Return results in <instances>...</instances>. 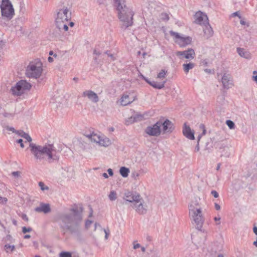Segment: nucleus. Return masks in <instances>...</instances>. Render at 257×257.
I'll list each match as a JSON object with an SVG mask.
<instances>
[{
  "instance_id": "obj_15",
  "label": "nucleus",
  "mask_w": 257,
  "mask_h": 257,
  "mask_svg": "<svg viewBox=\"0 0 257 257\" xmlns=\"http://www.w3.org/2000/svg\"><path fill=\"white\" fill-rule=\"evenodd\" d=\"M136 97L133 93L123 94L120 99L119 103L122 106H126L134 101Z\"/></svg>"
},
{
  "instance_id": "obj_11",
  "label": "nucleus",
  "mask_w": 257,
  "mask_h": 257,
  "mask_svg": "<svg viewBox=\"0 0 257 257\" xmlns=\"http://www.w3.org/2000/svg\"><path fill=\"white\" fill-rule=\"evenodd\" d=\"M170 35L173 37L174 42L180 47H185L191 44V38L188 36H184L179 33L171 31Z\"/></svg>"
},
{
  "instance_id": "obj_31",
  "label": "nucleus",
  "mask_w": 257,
  "mask_h": 257,
  "mask_svg": "<svg viewBox=\"0 0 257 257\" xmlns=\"http://www.w3.org/2000/svg\"><path fill=\"white\" fill-rule=\"evenodd\" d=\"M4 248L6 251L9 253L12 252L13 251H14V249H15V246L14 245L6 244H5Z\"/></svg>"
},
{
  "instance_id": "obj_52",
  "label": "nucleus",
  "mask_w": 257,
  "mask_h": 257,
  "mask_svg": "<svg viewBox=\"0 0 257 257\" xmlns=\"http://www.w3.org/2000/svg\"><path fill=\"white\" fill-rule=\"evenodd\" d=\"M214 207H215V209L216 210H219L220 209V205L216 203H215L214 204Z\"/></svg>"
},
{
  "instance_id": "obj_32",
  "label": "nucleus",
  "mask_w": 257,
  "mask_h": 257,
  "mask_svg": "<svg viewBox=\"0 0 257 257\" xmlns=\"http://www.w3.org/2000/svg\"><path fill=\"white\" fill-rule=\"evenodd\" d=\"M135 122L141 121L143 119V115L140 113H136L134 115H133Z\"/></svg>"
},
{
  "instance_id": "obj_44",
  "label": "nucleus",
  "mask_w": 257,
  "mask_h": 257,
  "mask_svg": "<svg viewBox=\"0 0 257 257\" xmlns=\"http://www.w3.org/2000/svg\"><path fill=\"white\" fill-rule=\"evenodd\" d=\"M161 18L164 20H168L169 16L167 13L161 14Z\"/></svg>"
},
{
  "instance_id": "obj_21",
  "label": "nucleus",
  "mask_w": 257,
  "mask_h": 257,
  "mask_svg": "<svg viewBox=\"0 0 257 257\" xmlns=\"http://www.w3.org/2000/svg\"><path fill=\"white\" fill-rule=\"evenodd\" d=\"M199 128L202 131V134L198 135L197 138V144L195 147L194 152L197 153L200 150V147H199V143L200 141V140L202 138V137L206 134V129L205 127L204 124H200L199 125Z\"/></svg>"
},
{
  "instance_id": "obj_26",
  "label": "nucleus",
  "mask_w": 257,
  "mask_h": 257,
  "mask_svg": "<svg viewBox=\"0 0 257 257\" xmlns=\"http://www.w3.org/2000/svg\"><path fill=\"white\" fill-rule=\"evenodd\" d=\"M195 64L193 62H190L188 63L183 64V69L185 73H188L189 70L192 69L195 67Z\"/></svg>"
},
{
  "instance_id": "obj_24",
  "label": "nucleus",
  "mask_w": 257,
  "mask_h": 257,
  "mask_svg": "<svg viewBox=\"0 0 257 257\" xmlns=\"http://www.w3.org/2000/svg\"><path fill=\"white\" fill-rule=\"evenodd\" d=\"M204 26L203 31L206 37L207 38L211 37L213 34V31L209 23H208V24L204 25Z\"/></svg>"
},
{
  "instance_id": "obj_39",
  "label": "nucleus",
  "mask_w": 257,
  "mask_h": 257,
  "mask_svg": "<svg viewBox=\"0 0 257 257\" xmlns=\"http://www.w3.org/2000/svg\"><path fill=\"white\" fill-rule=\"evenodd\" d=\"M221 218L219 215H218L217 216H215L214 217V220L215 222V224L216 225H219L221 223Z\"/></svg>"
},
{
  "instance_id": "obj_64",
  "label": "nucleus",
  "mask_w": 257,
  "mask_h": 257,
  "mask_svg": "<svg viewBox=\"0 0 257 257\" xmlns=\"http://www.w3.org/2000/svg\"><path fill=\"white\" fill-rule=\"evenodd\" d=\"M217 257H224V255L220 253V254H218Z\"/></svg>"
},
{
  "instance_id": "obj_59",
  "label": "nucleus",
  "mask_w": 257,
  "mask_h": 257,
  "mask_svg": "<svg viewBox=\"0 0 257 257\" xmlns=\"http://www.w3.org/2000/svg\"><path fill=\"white\" fill-rule=\"evenodd\" d=\"M69 25L70 27H72L74 25V23L72 22H68V26Z\"/></svg>"
},
{
  "instance_id": "obj_46",
  "label": "nucleus",
  "mask_w": 257,
  "mask_h": 257,
  "mask_svg": "<svg viewBox=\"0 0 257 257\" xmlns=\"http://www.w3.org/2000/svg\"><path fill=\"white\" fill-rule=\"evenodd\" d=\"M211 194L215 197V198H217L219 195H218V193L217 192V191H216L215 190H212L211 192Z\"/></svg>"
},
{
  "instance_id": "obj_42",
  "label": "nucleus",
  "mask_w": 257,
  "mask_h": 257,
  "mask_svg": "<svg viewBox=\"0 0 257 257\" xmlns=\"http://www.w3.org/2000/svg\"><path fill=\"white\" fill-rule=\"evenodd\" d=\"M32 228L31 227L27 228L26 227H23L22 228V231L24 233H26L27 232H29L32 231Z\"/></svg>"
},
{
  "instance_id": "obj_63",
  "label": "nucleus",
  "mask_w": 257,
  "mask_h": 257,
  "mask_svg": "<svg viewBox=\"0 0 257 257\" xmlns=\"http://www.w3.org/2000/svg\"><path fill=\"white\" fill-rule=\"evenodd\" d=\"M220 167V164H218L216 167V170H219Z\"/></svg>"
},
{
  "instance_id": "obj_60",
  "label": "nucleus",
  "mask_w": 257,
  "mask_h": 257,
  "mask_svg": "<svg viewBox=\"0 0 257 257\" xmlns=\"http://www.w3.org/2000/svg\"><path fill=\"white\" fill-rule=\"evenodd\" d=\"M49 55H53L55 57H56L57 56V55L56 54H54V53H53V52L52 51H51L49 52Z\"/></svg>"
},
{
  "instance_id": "obj_38",
  "label": "nucleus",
  "mask_w": 257,
  "mask_h": 257,
  "mask_svg": "<svg viewBox=\"0 0 257 257\" xmlns=\"http://www.w3.org/2000/svg\"><path fill=\"white\" fill-rule=\"evenodd\" d=\"M133 248L134 249H137L139 248H140V247H141V244L140 243H139L137 240H135L133 241Z\"/></svg>"
},
{
  "instance_id": "obj_4",
  "label": "nucleus",
  "mask_w": 257,
  "mask_h": 257,
  "mask_svg": "<svg viewBox=\"0 0 257 257\" xmlns=\"http://www.w3.org/2000/svg\"><path fill=\"white\" fill-rule=\"evenodd\" d=\"M203 205L201 198L195 196L188 204V211L190 218L197 225V228L201 227L203 224L204 218L203 214Z\"/></svg>"
},
{
  "instance_id": "obj_10",
  "label": "nucleus",
  "mask_w": 257,
  "mask_h": 257,
  "mask_svg": "<svg viewBox=\"0 0 257 257\" xmlns=\"http://www.w3.org/2000/svg\"><path fill=\"white\" fill-rule=\"evenodd\" d=\"M1 9L2 16L9 19H11L15 14L14 9L9 0H2Z\"/></svg>"
},
{
  "instance_id": "obj_27",
  "label": "nucleus",
  "mask_w": 257,
  "mask_h": 257,
  "mask_svg": "<svg viewBox=\"0 0 257 257\" xmlns=\"http://www.w3.org/2000/svg\"><path fill=\"white\" fill-rule=\"evenodd\" d=\"M140 173L139 170H134L132 171L131 174V178L135 181H138L140 179Z\"/></svg>"
},
{
  "instance_id": "obj_2",
  "label": "nucleus",
  "mask_w": 257,
  "mask_h": 257,
  "mask_svg": "<svg viewBox=\"0 0 257 257\" xmlns=\"http://www.w3.org/2000/svg\"><path fill=\"white\" fill-rule=\"evenodd\" d=\"M29 148L35 159L38 161L40 162L47 158L51 163L52 161H57L59 159V156L56 154V150L52 144L41 146L30 143Z\"/></svg>"
},
{
  "instance_id": "obj_14",
  "label": "nucleus",
  "mask_w": 257,
  "mask_h": 257,
  "mask_svg": "<svg viewBox=\"0 0 257 257\" xmlns=\"http://www.w3.org/2000/svg\"><path fill=\"white\" fill-rule=\"evenodd\" d=\"M194 22L196 24L204 26V25L208 24V19L207 15L201 11H198L194 15Z\"/></svg>"
},
{
  "instance_id": "obj_47",
  "label": "nucleus",
  "mask_w": 257,
  "mask_h": 257,
  "mask_svg": "<svg viewBox=\"0 0 257 257\" xmlns=\"http://www.w3.org/2000/svg\"><path fill=\"white\" fill-rule=\"evenodd\" d=\"M6 129L8 130V131H11L13 133H17V131H16L15 128L13 127H10V126H7L6 127Z\"/></svg>"
},
{
  "instance_id": "obj_6",
  "label": "nucleus",
  "mask_w": 257,
  "mask_h": 257,
  "mask_svg": "<svg viewBox=\"0 0 257 257\" xmlns=\"http://www.w3.org/2000/svg\"><path fill=\"white\" fill-rule=\"evenodd\" d=\"M71 18V12L67 7H64L62 9H59L55 20L57 28L60 31H68V23Z\"/></svg>"
},
{
  "instance_id": "obj_54",
  "label": "nucleus",
  "mask_w": 257,
  "mask_h": 257,
  "mask_svg": "<svg viewBox=\"0 0 257 257\" xmlns=\"http://www.w3.org/2000/svg\"><path fill=\"white\" fill-rule=\"evenodd\" d=\"M107 172L110 176H112V169H110V168L108 169L107 170Z\"/></svg>"
},
{
  "instance_id": "obj_19",
  "label": "nucleus",
  "mask_w": 257,
  "mask_h": 257,
  "mask_svg": "<svg viewBox=\"0 0 257 257\" xmlns=\"http://www.w3.org/2000/svg\"><path fill=\"white\" fill-rule=\"evenodd\" d=\"M223 86L225 89H229L233 85L229 74L224 73L221 78Z\"/></svg>"
},
{
  "instance_id": "obj_58",
  "label": "nucleus",
  "mask_w": 257,
  "mask_h": 257,
  "mask_svg": "<svg viewBox=\"0 0 257 257\" xmlns=\"http://www.w3.org/2000/svg\"><path fill=\"white\" fill-rule=\"evenodd\" d=\"M141 249V250L143 252H145L146 251V248L144 246H142L140 247Z\"/></svg>"
},
{
  "instance_id": "obj_9",
  "label": "nucleus",
  "mask_w": 257,
  "mask_h": 257,
  "mask_svg": "<svg viewBox=\"0 0 257 257\" xmlns=\"http://www.w3.org/2000/svg\"><path fill=\"white\" fill-rule=\"evenodd\" d=\"M31 87L32 85L30 83L25 80H21L11 88V91L13 95L20 96L26 91L29 90Z\"/></svg>"
},
{
  "instance_id": "obj_29",
  "label": "nucleus",
  "mask_w": 257,
  "mask_h": 257,
  "mask_svg": "<svg viewBox=\"0 0 257 257\" xmlns=\"http://www.w3.org/2000/svg\"><path fill=\"white\" fill-rule=\"evenodd\" d=\"M130 173V169L125 167H121L119 170V173L123 178H126L128 176Z\"/></svg>"
},
{
  "instance_id": "obj_55",
  "label": "nucleus",
  "mask_w": 257,
  "mask_h": 257,
  "mask_svg": "<svg viewBox=\"0 0 257 257\" xmlns=\"http://www.w3.org/2000/svg\"><path fill=\"white\" fill-rule=\"evenodd\" d=\"M22 218L26 221H28V218L26 214H23L22 215Z\"/></svg>"
},
{
  "instance_id": "obj_22",
  "label": "nucleus",
  "mask_w": 257,
  "mask_h": 257,
  "mask_svg": "<svg viewBox=\"0 0 257 257\" xmlns=\"http://www.w3.org/2000/svg\"><path fill=\"white\" fill-rule=\"evenodd\" d=\"M236 51L238 55L245 59H250L251 58L250 53L242 48H237Z\"/></svg>"
},
{
  "instance_id": "obj_36",
  "label": "nucleus",
  "mask_w": 257,
  "mask_h": 257,
  "mask_svg": "<svg viewBox=\"0 0 257 257\" xmlns=\"http://www.w3.org/2000/svg\"><path fill=\"white\" fill-rule=\"evenodd\" d=\"M59 257H72V254L70 252L62 251L60 253Z\"/></svg>"
},
{
  "instance_id": "obj_45",
  "label": "nucleus",
  "mask_w": 257,
  "mask_h": 257,
  "mask_svg": "<svg viewBox=\"0 0 257 257\" xmlns=\"http://www.w3.org/2000/svg\"><path fill=\"white\" fill-rule=\"evenodd\" d=\"M7 201V199L6 197H0V203L5 204Z\"/></svg>"
},
{
  "instance_id": "obj_49",
  "label": "nucleus",
  "mask_w": 257,
  "mask_h": 257,
  "mask_svg": "<svg viewBox=\"0 0 257 257\" xmlns=\"http://www.w3.org/2000/svg\"><path fill=\"white\" fill-rule=\"evenodd\" d=\"M23 140L22 139H19L17 141V143L20 144L21 147L23 148H24V145L23 143Z\"/></svg>"
},
{
  "instance_id": "obj_5",
  "label": "nucleus",
  "mask_w": 257,
  "mask_h": 257,
  "mask_svg": "<svg viewBox=\"0 0 257 257\" xmlns=\"http://www.w3.org/2000/svg\"><path fill=\"white\" fill-rule=\"evenodd\" d=\"M125 0H113V6L116 7L118 18L122 25L127 28L132 25L134 13L132 10L127 8Z\"/></svg>"
},
{
  "instance_id": "obj_16",
  "label": "nucleus",
  "mask_w": 257,
  "mask_h": 257,
  "mask_svg": "<svg viewBox=\"0 0 257 257\" xmlns=\"http://www.w3.org/2000/svg\"><path fill=\"white\" fill-rule=\"evenodd\" d=\"M161 123V127L162 126V131L163 134L171 133L174 130V125L173 123L168 119H166L164 121H159Z\"/></svg>"
},
{
  "instance_id": "obj_61",
  "label": "nucleus",
  "mask_w": 257,
  "mask_h": 257,
  "mask_svg": "<svg viewBox=\"0 0 257 257\" xmlns=\"http://www.w3.org/2000/svg\"><path fill=\"white\" fill-rule=\"evenodd\" d=\"M103 177H104L105 178H107L108 177V175L106 173H104L102 174Z\"/></svg>"
},
{
  "instance_id": "obj_37",
  "label": "nucleus",
  "mask_w": 257,
  "mask_h": 257,
  "mask_svg": "<svg viewBox=\"0 0 257 257\" xmlns=\"http://www.w3.org/2000/svg\"><path fill=\"white\" fill-rule=\"evenodd\" d=\"M39 186H40L41 189L42 191H46L49 190V187L45 185L44 183L42 182H40L39 183Z\"/></svg>"
},
{
  "instance_id": "obj_48",
  "label": "nucleus",
  "mask_w": 257,
  "mask_h": 257,
  "mask_svg": "<svg viewBox=\"0 0 257 257\" xmlns=\"http://www.w3.org/2000/svg\"><path fill=\"white\" fill-rule=\"evenodd\" d=\"M12 174L14 177H18L20 176V172L19 171L13 172Z\"/></svg>"
},
{
  "instance_id": "obj_12",
  "label": "nucleus",
  "mask_w": 257,
  "mask_h": 257,
  "mask_svg": "<svg viewBox=\"0 0 257 257\" xmlns=\"http://www.w3.org/2000/svg\"><path fill=\"white\" fill-rule=\"evenodd\" d=\"M161 124L160 121H157L154 124L147 126L145 130V133L150 136H159L161 133Z\"/></svg>"
},
{
  "instance_id": "obj_35",
  "label": "nucleus",
  "mask_w": 257,
  "mask_h": 257,
  "mask_svg": "<svg viewBox=\"0 0 257 257\" xmlns=\"http://www.w3.org/2000/svg\"><path fill=\"white\" fill-rule=\"evenodd\" d=\"M226 124L230 129L233 130L235 128V124L232 120H227L226 121Z\"/></svg>"
},
{
  "instance_id": "obj_25",
  "label": "nucleus",
  "mask_w": 257,
  "mask_h": 257,
  "mask_svg": "<svg viewBox=\"0 0 257 257\" xmlns=\"http://www.w3.org/2000/svg\"><path fill=\"white\" fill-rule=\"evenodd\" d=\"M98 228L97 227V224L96 223L95 224V230H97L99 232H100V233L101 235H105V239H107L108 238V235L109 234L110 231L109 230H106L105 229H103L101 227V226L99 225H98Z\"/></svg>"
},
{
  "instance_id": "obj_30",
  "label": "nucleus",
  "mask_w": 257,
  "mask_h": 257,
  "mask_svg": "<svg viewBox=\"0 0 257 257\" xmlns=\"http://www.w3.org/2000/svg\"><path fill=\"white\" fill-rule=\"evenodd\" d=\"M221 156L225 157H229L230 155L229 148L228 147H224L223 148H220Z\"/></svg>"
},
{
  "instance_id": "obj_33",
  "label": "nucleus",
  "mask_w": 257,
  "mask_h": 257,
  "mask_svg": "<svg viewBox=\"0 0 257 257\" xmlns=\"http://www.w3.org/2000/svg\"><path fill=\"white\" fill-rule=\"evenodd\" d=\"M167 71L162 69L161 71L158 74L157 78L158 79H163L164 78L166 75Z\"/></svg>"
},
{
  "instance_id": "obj_41",
  "label": "nucleus",
  "mask_w": 257,
  "mask_h": 257,
  "mask_svg": "<svg viewBox=\"0 0 257 257\" xmlns=\"http://www.w3.org/2000/svg\"><path fill=\"white\" fill-rule=\"evenodd\" d=\"M92 221L89 220H87L85 222V227L86 229H88L90 227V225L92 224Z\"/></svg>"
},
{
  "instance_id": "obj_50",
  "label": "nucleus",
  "mask_w": 257,
  "mask_h": 257,
  "mask_svg": "<svg viewBox=\"0 0 257 257\" xmlns=\"http://www.w3.org/2000/svg\"><path fill=\"white\" fill-rule=\"evenodd\" d=\"M232 17H235V16H237L238 17L239 19H241V16L239 15V13L238 12H234L232 14Z\"/></svg>"
},
{
  "instance_id": "obj_57",
  "label": "nucleus",
  "mask_w": 257,
  "mask_h": 257,
  "mask_svg": "<svg viewBox=\"0 0 257 257\" xmlns=\"http://www.w3.org/2000/svg\"><path fill=\"white\" fill-rule=\"evenodd\" d=\"M48 61L49 62H52L53 61V59L51 57H49L48 58Z\"/></svg>"
},
{
  "instance_id": "obj_7",
  "label": "nucleus",
  "mask_w": 257,
  "mask_h": 257,
  "mask_svg": "<svg viewBox=\"0 0 257 257\" xmlns=\"http://www.w3.org/2000/svg\"><path fill=\"white\" fill-rule=\"evenodd\" d=\"M42 64L39 61L32 62L27 66L26 74L30 78H37L42 72Z\"/></svg>"
},
{
  "instance_id": "obj_40",
  "label": "nucleus",
  "mask_w": 257,
  "mask_h": 257,
  "mask_svg": "<svg viewBox=\"0 0 257 257\" xmlns=\"http://www.w3.org/2000/svg\"><path fill=\"white\" fill-rule=\"evenodd\" d=\"M240 19V23L241 25H245L247 27H249V23L248 22H246L244 19L241 18Z\"/></svg>"
},
{
  "instance_id": "obj_18",
  "label": "nucleus",
  "mask_w": 257,
  "mask_h": 257,
  "mask_svg": "<svg viewBox=\"0 0 257 257\" xmlns=\"http://www.w3.org/2000/svg\"><path fill=\"white\" fill-rule=\"evenodd\" d=\"M83 97H87L88 99L93 103H97L99 101L97 94L92 90H86L82 93Z\"/></svg>"
},
{
  "instance_id": "obj_17",
  "label": "nucleus",
  "mask_w": 257,
  "mask_h": 257,
  "mask_svg": "<svg viewBox=\"0 0 257 257\" xmlns=\"http://www.w3.org/2000/svg\"><path fill=\"white\" fill-rule=\"evenodd\" d=\"M183 135L188 139L194 140L195 139L194 131L191 127L187 125L186 123L184 124L182 129Z\"/></svg>"
},
{
  "instance_id": "obj_20",
  "label": "nucleus",
  "mask_w": 257,
  "mask_h": 257,
  "mask_svg": "<svg viewBox=\"0 0 257 257\" xmlns=\"http://www.w3.org/2000/svg\"><path fill=\"white\" fill-rule=\"evenodd\" d=\"M141 76L142 78H143L148 83H149L150 85L155 88L157 89H162L164 87L165 84L166 83V81H161L160 82L153 81H149L147 78H146L143 75H141Z\"/></svg>"
},
{
  "instance_id": "obj_1",
  "label": "nucleus",
  "mask_w": 257,
  "mask_h": 257,
  "mask_svg": "<svg viewBox=\"0 0 257 257\" xmlns=\"http://www.w3.org/2000/svg\"><path fill=\"white\" fill-rule=\"evenodd\" d=\"M61 227L79 239L82 231L83 217L77 208H73L69 212L62 214L60 216Z\"/></svg>"
},
{
  "instance_id": "obj_62",
  "label": "nucleus",
  "mask_w": 257,
  "mask_h": 257,
  "mask_svg": "<svg viewBox=\"0 0 257 257\" xmlns=\"http://www.w3.org/2000/svg\"><path fill=\"white\" fill-rule=\"evenodd\" d=\"M30 237H31V236L30 235L27 234L24 236V238L28 239V238H29Z\"/></svg>"
},
{
  "instance_id": "obj_53",
  "label": "nucleus",
  "mask_w": 257,
  "mask_h": 257,
  "mask_svg": "<svg viewBox=\"0 0 257 257\" xmlns=\"http://www.w3.org/2000/svg\"><path fill=\"white\" fill-rule=\"evenodd\" d=\"M93 54L94 55H95V56H99L100 54V53L99 51H97V50H94V52H93Z\"/></svg>"
},
{
  "instance_id": "obj_23",
  "label": "nucleus",
  "mask_w": 257,
  "mask_h": 257,
  "mask_svg": "<svg viewBox=\"0 0 257 257\" xmlns=\"http://www.w3.org/2000/svg\"><path fill=\"white\" fill-rule=\"evenodd\" d=\"M35 210L37 212L48 213L51 211L50 207L48 204L42 203L40 206L36 207Z\"/></svg>"
},
{
  "instance_id": "obj_28",
  "label": "nucleus",
  "mask_w": 257,
  "mask_h": 257,
  "mask_svg": "<svg viewBox=\"0 0 257 257\" xmlns=\"http://www.w3.org/2000/svg\"><path fill=\"white\" fill-rule=\"evenodd\" d=\"M17 134L21 137L25 139L28 142H31L32 141L31 137L28 134L23 131H18L17 132Z\"/></svg>"
},
{
  "instance_id": "obj_43",
  "label": "nucleus",
  "mask_w": 257,
  "mask_h": 257,
  "mask_svg": "<svg viewBox=\"0 0 257 257\" xmlns=\"http://www.w3.org/2000/svg\"><path fill=\"white\" fill-rule=\"evenodd\" d=\"M252 79L257 83V71H254L253 72Z\"/></svg>"
},
{
  "instance_id": "obj_34",
  "label": "nucleus",
  "mask_w": 257,
  "mask_h": 257,
  "mask_svg": "<svg viewBox=\"0 0 257 257\" xmlns=\"http://www.w3.org/2000/svg\"><path fill=\"white\" fill-rule=\"evenodd\" d=\"M135 122H135V121L134 120V118L133 115H132L130 117H128L125 120V124L126 125H128L132 124H133V123H134Z\"/></svg>"
},
{
  "instance_id": "obj_3",
  "label": "nucleus",
  "mask_w": 257,
  "mask_h": 257,
  "mask_svg": "<svg viewBox=\"0 0 257 257\" xmlns=\"http://www.w3.org/2000/svg\"><path fill=\"white\" fill-rule=\"evenodd\" d=\"M123 199L125 201V204L138 214L144 215L148 212V203L140 193L128 191L124 193Z\"/></svg>"
},
{
  "instance_id": "obj_8",
  "label": "nucleus",
  "mask_w": 257,
  "mask_h": 257,
  "mask_svg": "<svg viewBox=\"0 0 257 257\" xmlns=\"http://www.w3.org/2000/svg\"><path fill=\"white\" fill-rule=\"evenodd\" d=\"M85 136L91 142L98 144L100 146L107 147L110 145V141L106 137H101L100 133L90 132L86 133Z\"/></svg>"
},
{
  "instance_id": "obj_51",
  "label": "nucleus",
  "mask_w": 257,
  "mask_h": 257,
  "mask_svg": "<svg viewBox=\"0 0 257 257\" xmlns=\"http://www.w3.org/2000/svg\"><path fill=\"white\" fill-rule=\"evenodd\" d=\"M4 116L6 117H10L13 116V114L12 113H9L8 112H5L4 113Z\"/></svg>"
},
{
  "instance_id": "obj_13",
  "label": "nucleus",
  "mask_w": 257,
  "mask_h": 257,
  "mask_svg": "<svg viewBox=\"0 0 257 257\" xmlns=\"http://www.w3.org/2000/svg\"><path fill=\"white\" fill-rule=\"evenodd\" d=\"M176 55L181 60L187 59L191 60L195 57V53L194 49L192 48L188 49L183 51H177L175 53Z\"/></svg>"
},
{
  "instance_id": "obj_56",
  "label": "nucleus",
  "mask_w": 257,
  "mask_h": 257,
  "mask_svg": "<svg viewBox=\"0 0 257 257\" xmlns=\"http://www.w3.org/2000/svg\"><path fill=\"white\" fill-rule=\"evenodd\" d=\"M108 197H109V199L112 201V191H111L110 192V193L108 195Z\"/></svg>"
}]
</instances>
